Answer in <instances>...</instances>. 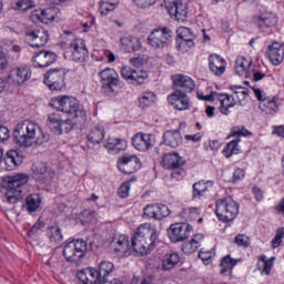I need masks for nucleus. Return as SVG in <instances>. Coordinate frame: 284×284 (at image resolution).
<instances>
[{"label":"nucleus","mask_w":284,"mask_h":284,"mask_svg":"<svg viewBox=\"0 0 284 284\" xmlns=\"http://www.w3.org/2000/svg\"><path fill=\"white\" fill-rule=\"evenodd\" d=\"M48 140L43 129L30 120L18 123L13 131V141L20 148H37L48 143Z\"/></svg>","instance_id":"1"},{"label":"nucleus","mask_w":284,"mask_h":284,"mask_svg":"<svg viewBox=\"0 0 284 284\" xmlns=\"http://www.w3.org/2000/svg\"><path fill=\"white\" fill-rule=\"evenodd\" d=\"M159 234L156 233V226L145 223L139 226L132 239V248L139 256H145L154 250V243H156Z\"/></svg>","instance_id":"2"},{"label":"nucleus","mask_w":284,"mask_h":284,"mask_svg":"<svg viewBox=\"0 0 284 284\" xmlns=\"http://www.w3.org/2000/svg\"><path fill=\"white\" fill-rule=\"evenodd\" d=\"M50 105L60 112H64V114H70L75 123H85L88 121L85 110L81 108V104H79L75 98L68 95L57 97L50 101Z\"/></svg>","instance_id":"3"},{"label":"nucleus","mask_w":284,"mask_h":284,"mask_svg":"<svg viewBox=\"0 0 284 284\" xmlns=\"http://www.w3.org/2000/svg\"><path fill=\"white\" fill-rule=\"evenodd\" d=\"M114 271V264L109 261H102L99 265V270L87 268L78 272L77 276L83 284H99L103 281H108V276Z\"/></svg>","instance_id":"4"},{"label":"nucleus","mask_w":284,"mask_h":284,"mask_svg":"<svg viewBox=\"0 0 284 284\" xmlns=\"http://www.w3.org/2000/svg\"><path fill=\"white\" fill-rule=\"evenodd\" d=\"M28 181H30V178L26 173H18L6 178L4 183L7 192L4 194V199L7 203L14 204L21 201V187H23Z\"/></svg>","instance_id":"5"},{"label":"nucleus","mask_w":284,"mask_h":284,"mask_svg":"<svg viewBox=\"0 0 284 284\" xmlns=\"http://www.w3.org/2000/svg\"><path fill=\"white\" fill-rule=\"evenodd\" d=\"M215 214L222 223H230L239 216V203L232 197L217 200L215 203Z\"/></svg>","instance_id":"6"},{"label":"nucleus","mask_w":284,"mask_h":284,"mask_svg":"<svg viewBox=\"0 0 284 284\" xmlns=\"http://www.w3.org/2000/svg\"><path fill=\"white\" fill-rule=\"evenodd\" d=\"M67 38L61 42V45H67L72 52V60L83 62L89 57L88 48L85 47V40L77 38L72 34V31H64Z\"/></svg>","instance_id":"7"},{"label":"nucleus","mask_w":284,"mask_h":284,"mask_svg":"<svg viewBox=\"0 0 284 284\" xmlns=\"http://www.w3.org/2000/svg\"><path fill=\"white\" fill-rule=\"evenodd\" d=\"M88 243L83 240H73L63 248V256L69 263H81V258L85 256Z\"/></svg>","instance_id":"8"},{"label":"nucleus","mask_w":284,"mask_h":284,"mask_svg":"<svg viewBox=\"0 0 284 284\" xmlns=\"http://www.w3.org/2000/svg\"><path fill=\"white\" fill-rule=\"evenodd\" d=\"M27 41L31 48H43L50 39L48 30L43 27H37L26 31Z\"/></svg>","instance_id":"9"},{"label":"nucleus","mask_w":284,"mask_h":284,"mask_svg":"<svg viewBox=\"0 0 284 284\" xmlns=\"http://www.w3.org/2000/svg\"><path fill=\"white\" fill-rule=\"evenodd\" d=\"M44 83L50 90L61 91L65 88V71L53 69L44 74Z\"/></svg>","instance_id":"10"},{"label":"nucleus","mask_w":284,"mask_h":284,"mask_svg":"<svg viewBox=\"0 0 284 284\" xmlns=\"http://www.w3.org/2000/svg\"><path fill=\"white\" fill-rule=\"evenodd\" d=\"M164 8L176 21L183 22L187 19V4L183 0H164Z\"/></svg>","instance_id":"11"},{"label":"nucleus","mask_w":284,"mask_h":284,"mask_svg":"<svg viewBox=\"0 0 284 284\" xmlns=\"http://www.w3.org/2000/svg\"><path fill=\"white\" fill-rule=\"evenodd\" d=\"M172 39V31L168 28L154 30L148 38L149 45L161 49L168 48Z\"/></svg>","instance_id":"12"},{"label":"nucleus","mask_w":284,"mask_h":284,"mask_svg":"<svg viewBox=\"0 0 284 284\" xmlns=\"http://www.w3.org/2000/svg\"><path fill=\"white\" fill-rule=\"evenodd\" d=\"M118 169L123 174H134L141 170V160L134 154H124L118 159Z\"/></svg>","instance_id":"13"},{"label":"nucleus","mask_w":284,"mask_h":284,"mask_svg":"<svg viewBox=\"0 0 284 284\" xmlns=\"http://www.w3.org/2000/svg\"><path fill=\"white\" fill-rule=\"evenodd\" d=\"M169 239L172 243L185 241L190 236V225L184 223L171 224L168 230Z\"/></svg>","instance_id":"14"},{"label":"nucleus","mask_w":284,"mask_h":284,"mask_svg":"<svg viewBox=\"0 0 284 284\" xmlns=\"http://www.w3.org/2000/svg\"><path fill=\"white\" fill-rule=\"evenodd\" d=\"M168 101L175 110H190V99L187 94L181 90H175V92L171 93L168 97Z\"/></svg>","instance_id":"15"},{"label":"nucleus","mask_w":284,"mask_h":284,"mask_svg":"<svg viewBox=\"0 0 284 284\" xmlns=\"http://www.w3.org/2000/svg\"><path fill=\"white\" fill-rule=\"evenodd\" d=\"M132 145L139 152H148L154 145V135L148 133H136L132 138Z\"/></svg>","instance_id":"16"},{"label":"nucleus","mask_w":284,"mask_h":284,"mask_svg":"<svg viewBox=\"0 0 284 284\" xmlns=\"http://www.w3.org/2000/svg\"><path fill=\"white\" fill-rule=\"evenodd\" d=\"M121 75L123 79H126L128 81H134L138 85H143L148 79V71L145 70H134L130 67H123L121 69Z\"/></svg>","instance_id":"17"},{"label":"nucleus","mask_w":284,"mask_h":284,"mask_svg":"<svg viewBox=\"0 0 284 284\" xmlns=\"http://www.w3.org/2000/svg\"><path fill=\"white\" fill-rule=\"evenodd\" d=\"M57 61V53L52 51H40L36 53L32 58V63L34 68H48Z\"/></svg>","instance_id":"18"},{"label":"nucleus","mask_w":284,"mask_h":284,"mask_svg":"<svg viewBox=\"0 0 284 284\" xmlns=\"http://www.w3.org/2000/svg\"><path fill=\"white\" fill-rule=\"evenodd\" d=\"M161 165L164 166L165 170H179L185 165V161L179 155V153L171 152L165 153L162 156Z\"/></svg>","instance_id":"19"},{"label":"nucleus","mask_w":284,"mask_h":284,"mask_svg":"<svg viewBox=\"0 0 284 284\" xmlns=\"http://www.w3.org/2000/svg\"><path fill=\"white\" fill-rule=\"evenodd\" d=\"M99 74L102 81V85L114 92V88L119 85V74H116V71H114V69L106 68L100 71Z\"/></svg>","instance_id":"20"},{"label":"nucleus","mask_w":284,"mask_h":284,"mask_svg":"<svg viewBox=\"0 0 284 284\" xmlns=\"http://www.w3.org/2000/svg\"><path fill=\"white\" fill-rule=\"evenodd\" d=\"M32 77V71L30 68L23 65V67H18L11 71V74L9 77V81H12L16 83V85H21L26 83V81H30Z\"/></svg>","instance_id":"21"},{"label":"nucleus","mask_w":284,"mask_h":284,"mask_svg":"<svg viewBox=\"0 0 284 284\" xmlns=\"http://www.w3.org/2000/svg\"><path fill=\"white\" fill-rule=\"evenodd\" d=\"M33 176L36 181H50L54 179V171L48 168L45 162H38L33 165Z\"/></svg>","instance_id":"22"},{"label":"nucleus","mask_w":284,"mask_h":284,"mask_svg":"<svg viewBox=\"0 0 284 284\" xmlns=\"http://www.w3.org/2000/svg\"><path fill=\"white\" fill-rule=\"evenodd\" d=\"M113 252L118 256H123L130 251V239L125 234L115 235L112 240Z\"/></svg>","instance_id":"23"},{"label":"nucleus","mask_w":284,"mask_h":284,"mask_svg":"<svg viewBox=\"0 0 284 284\" xmlns=\"http://www.w3.org/2000/svg\"><path fill=\"white\" fill-rule=\"evenodd\" d=\"M57 17V9L54 8H48L43 10H36L31 13L30 19L33 21V23H38L40 21L41 23H50L53 19Z\"/></svg>","instance_id":"24"},{"label":"nucleus","mask_w":284,"mask_h":284,"mask_svg":"<svg viewBox=\"0 0 284 284\" xmlns=\"http://www.w3.org/2000/svg\"><path fill=\"white\" fill-rule=\"evenodd\" d=\"M48 125L54 134H62L63 128L68 125V121H63L61 119V114L59 112L50 113L48 116Z\"/></svg>","instance_id":"25"},{"label":"nucleus","mask_w":284,"mask_h":284,"mask_svg":"<svg viewBox=\"0 0 284 284\" xmlns=\"http://www.w3.org/2000/svg\"><path fill=\"white\" fill-rule=\"evenodd\" d=\"M227 67V62L225 59L221 58L219 54H211L209 58V68L213 74L216 77H221L225 72V68Z\"/></svg>","instance_id":"26"},{"label":"nucleus","mask_w":284,"mask_h":284,"mask_svg":"<svg viewBox=\"0 0 284 284\" xmlns=\"http://www.w3.org/2000/svg\"><path fill=\"white\" fill-rule=\"evenodd\" d=\"M268 59L273 65H281L284 59V45L278 42L268 47Z\"/></svg>","instance_id":"27"},{"label":"nucleus","mask_w":284,"mask_h":284,"mask_svg":"<svg viewBox=\"0 0 284 284\" xmlns=\"http://www.w3.org/2000/svg\"><path fill=\"white\" fill-rule=\"evenodd\" d=\"M217 101H220V112L221 114L229 115L230 114V108H234L239 101H236V98L233 95H230L227 93H219Z\"/></svg>","instance_id":"28"},{"label":"nucleus","mask_w":284,"mask_h":284,"mask_svg":"<svg viewBox=\"0 0 284 284\" xmlns=\"http://www.w3.org/2000/svg\"><path fill=\"white\" fill-rule=\"evenodd\" d=\"M120 43L126 52H139L143 48L141 40L132 36L121 38Z\"/></svg>","instance_id":"29"},{"label":"nucleus","mask_w":284,"mask_h":284,"mask_svg":"<svg viewBox=\"0 0 284 284\" xmlns=\"http://www.w3.org/2000/svg\"><path fill=\"white\" fill-rule=\"evenodd\" d=\"M173 83L175 88H183L186 92H192L196 88L194 80L187 75H174Z\"/></svg>","instance_id":"30"},{"label":"nucleus","mask_w":284,"mask_h":284,"mask_svg":"<svg viewBox=\"0 0 284 284\" xmlns=\"http://www.w3.org/2000/svg\"><path fill=\"white\" fill-rule=\"evenodd\" d=\"M260 110L265 114H276V112H278V99L264 98L262 102H260Z\"/></svg>","instance_id":"31"},{"label":"nucleus","mask_w":284,"mask_h":284,"mask_svg":"<svg viewBox=\"0 0 284 284\" xmlns=\"http://www.w3.org/2000/svg\"><path fill=\"white\" fill-rule=\"evenodd\" d=\"M201 243H203V234H195L191 241L182 245V252H184V254H194V252L201 247Z\"/></svg>","instance_id":"32"},{"label":"nucleus","mask_w":284,"mask_h":284,"mask_svg":"<svg viewBox=\"0 0 284 284\" xmlns=\"http://www.w3.org/2000/svg\"><path fill=\"white\" fill-rule=\"evenodd\" d=\"M258 28H274L278 23V18L274 13H261L256 18Z\"/></svg>","instance_id":"33"},{"label":"nucleus","mask_w":284,"mask_h":284,"mask_svg":"<svg viewBox=\"0 0 284 284\" xmlns=\"http://www.w3.org/2000/svg\"><path fill=\"white\" fill-rule=\"evenodd\" d=\"M164 143L169 148H179L183 143V138L179 131H166L163 135Z\"/></svg>","instance_id":"34"},{"label":"nucleus","mask_w":284,"mask_h":284,"mask_svg":"<svg viewBox=\"0 0 284 284\" xmlns=\"http://www.w3.org/2000/svg\"><path fill=\"white\" fill-rule=\"evenodd\" d=\"M178 37L182 39V45H187L189 48H194V33L187 27H180L178 30Z\"/></svg>","instance_id":"35"},{"label":"nucleus","mask_w":284,"mask_h":284,"mask_svg":"<svg viewBox=\"0 0 284 284\" xmlns=\"http://www.w3.org/2000/svg\"><path fill=\"white\" fill-rule=\"evenodd\" d=\"M181 261V257L179 256V253H169L164 255L162 261V270L164 272H169L170 270H174L176 265H179Z\"/></svg>","instance_id":"36"},{"label":"nucleus","mask_w":284,"mask_h":284,"mask_svg":"<svg viewBox=\"0 0 284 284\" xmlns=\"http://www.w3.org/2000/svg\"><path fill=\"white\" fill-rule=\"evenodd\" d=\"M250 65H252V60L245 59L244 57H237L235 60L234 70L239 77H247Z\"/></svg>","instance_id":"37"},{"label":"nucleus","mask_w":284,"mask_h":284,"mask_svg":"<svg viewBox=\"0 0 284 284\" xmlns=\"http://www.w3.org/2000/svg\"><path fill=\"white\" fill-rule=\"evenodd\" d=\"M103 139H105V130L103 126H95L88 134V141L93 143V145H99Z\"/></svg>","instance_id":"38"},{"label":"nucleus","mask_w":284,"mask_h":284,"mask_svg":"<svg viewBox=\"0 0 284 284\" xmlns=\"http://www.w3.org/2000/svg\"><path fill=\"white\" fill-rule=\"evenodd\" d=\"M230 90L235 94V101H237L240 105H245V99L250 97V91L241 85H231Z\"/></svg>","instance_id":"39"},{"label":"nucleus","mask_w":284,"mask_h":284,"mask_svg":"<svg viewBox=\"0 0 284 284\" xmlns=\"http://www.w3.org/2000/svg\"><path fill=\"white\" fill-rule=\"evenodd\" d=\"M116 6H119V0H102L100 2V14L105 17L110 14V12H114Z\"/></svg>","instance_id":"40"},{"label":"nucleus","mask_w":284,"mask_h":284,"mask_svg":"<svg viewBox=\"0 0 284 284\" xmlns=\"http://www.w3.org/2000/svg\"><path fill=\"white\" fill-rule=\"evenodd\" d=\"M141 108H150L156 103V94L151 91H145L139 99Z\"/></svg>","instance_id":"41"},{"label":"nucleus","mask_w":284,"mask_h":284,"mask_svg":"<svg viewBox=\"0 0 284 284\" xmlns=\"http://www.w3.org/2000/svg\"><path fill=\"white\" fill-rule=\"evenodd\" d=\"M239 143H241V139H235L226 144L223 149L222 153L226 159H230L233 154H239Z\"/></svg>","instance_id":"42"},{"label":"nucleus","mask_w":284,"mask_h":284,"mask_svg":"<svg viewBox=\"0 0 284 284\" xmlns=\"http://www.w3.org/2000/svg\"><path fill=\"white\" fill-rule=\"evenodd\" d=\"M17 159H19V153L16 150L8 151L4 158V165H7V170L11 171L19 165L17 163Z\"/></svg>","instance_id":"43"},{"label":"nucleus","mask_w":284,"mask_h":284,"mask_svg":"<svg viewBox=\"0 0 284 284\" xmlns=\"http://www.w3.org/2000/svg\"><path fill=\"white\" fill-rule=\"evenodd\" d=\"M47 234L50 243H61L63 241V233H61L59 226H50Z\"/></svg>","instance_id":"44"},{"label":"nucleus","mask_w":284,"mask_h":284,"mask_svg":"<svg viewBox=\"0 0 284 284\" xmlns=\"http://www.w3.org/2000/svg\"><path fill=\"white\" fill-rule=\"evenodd\" d=\"M41 205V196L39 194H31L27 197V207L29 212H37Z\"/></svg>","instance_id":"45"},{"label":"nucleus","mask_w":284,"mask_h":284,"mask_svg":"<svg viewBox=\"0 0 284 284\" xmlns=\"http://www.w3.org/2000/svg\"><path fill=\"white\" fill-rule=\"evenodd\" d=\"M272 265H274V263L272 262V260H267L266 256L260 257V261L257 263L258 270H261V273L265 274L266 276L272 272Z\"/></svg>","instance_id":"46"},{"label":"nucleus","mask_w":284,"mask_h":284,"mask_svg":"<svg viewBox=\"0 0 284 284\" xmlns=\"http://www.w3.org/2000/svg\"><path fill=\"white\" fill-rule=\"evenodd\" d=\"M199 214H201L200 207H189V209H183L182 211V216L186 221H194V219H199Z\"/></svg>","instance_id":"47"},{"label":"nucleus","mask_w":284,"mask_h":284,"mask_svg":"<svg viewBox=\"0 0 284 284\" xmlns=\"http://www.w3.org/2000/svg\"><path fill=\"white\" fill-rule=\"evenodd\" d=\"M36 3L32 0H20L16 3L14 10H18L19 12H27V10H32V8H36Z\"/></svg>","instance_id":"48"},{"label":"nucleus","mask_w":284,"mask_h":284,"mask_svg":"<svg viewBox=\"0 0 284 284\" xmlns=\"http://www.w3.org/2000/svg\"><path fill=\"white\" fill-rule=\"evenodd\" d=\"M236 265V260H232L230 255L223 257L220 266L222 267L221 274H225L229 270H233L234 266Z\"/></svg>","instance_id":"49"},{"label":"nucleus","mask_w":284,"mask_h":284,"mask_svg":"<svg viewBox=\"0 0 284 284\" xmlns=\"http://www.w3.org/2000/svg\"><path fill=\"white\" fill-rule=\"evenodd\" d=\"M166 216H170V207L164 204H158L155 209V220L161 221Z\"/></svg>","instance_id":"50"},{"label":"nucleus","mask_w":284,"mask_h":284,"mask_svg":"<svg viewBox=\"0 0 284 284\" xmlns=\"http://www.w3.org/2000/svg\"><path fill=\"white\" fill-rule=\"evenodd\" d=\"M252 132H250L245 126H233L229 136H236L241 139V136H250Z\"/></svg>","instance_id":"51"},{"label":"nucleus","mask_w":284,"mask_h":284,"mask_svg":"<svg viewBox=\"0 0 284 284\" xmlns=\"http://www.w3.org/2000/svg\"><path fill=\"white\" fill-rule=\"evenodd\" d=\"M204 192H207V184H205V182H197L193 184V199H196V196H203Z\"/></svg>","instance_id":"52"},{"label":"nucleus","mask_w":284,"mask_h":284,"mask_svg":"<svg viewBox=\"0 0 284 284\" xmlns=\"http://www.w3.org/2000/svg\"><path fill=\"white\" fill-rule=\"evenodd\" d=\"M234 243L239 247H248L251 244V240H250V236L245 234H239L237 236H235Z\"/></svg>","instance_id":"53"},{"label":"nucleus","mask_w":284,"mask_h":284,"mask_svg":"<svg viewBox=\"0 0 284 284\" xmlns=\"http://www.w3.org/2000/svg\"><path fill=\"white\" fill-rule=\"evenodd\" d=\"M121 143H123L121 139L109 138L104 148L106 150H121Z\"/></svg>","instance_id":"54"},{"label":"nucleus","mask_w":284,"mask_h":284,"mask_svg":"<svg viewBox=\"0 0 284 284\" xmlns=\"http://www.w3.org/2000/svg\"><path fill=\"white\" fill-rule=\"evenodd\" d=\"M120 199H128L130 196V182H124L121 184L118 191Z\"/></svg>","instance_id":"55"},{"label":"nucleus","mask_w":284,"mask_h":284,"mask_svg":"<svg viewBox=\"0 0 284 284\" xmlns=\"http://www.w3.org/2000/svg\"><path fill=\"white\" fill-rule=\"evenodd\" d=\"M156 207L158 204L146 205L144 209V216L149 219H156Z\"/></svg>","instance_id":"56"},{"label":"nucleus","mask_w":284,"mask_h":284,"mask_svg":"<svg viewBox=\"0 0 284 284\" xmlns=\"http://www.w3.org/2000/svg\"><path fill=\"white\" fill-rule=\"evenodd\" d=\"M219 94H220L219 92L213 91L211 92V94L206 97L197 94V99H201L202 101H219Z\"/></svg>","instance_id":"57"},{"label":"nucleus","mask_w":284,"mask_h":284,"mask_svg":"<svg viewBox=\"0 0 284 284\" xmlns=\"http://www.w3.org/2000/svg\"><path fill=\"white\" fill-rule=\"evenodd\" d=\"M144 62L145 60L141 55L130 59V63L131 65H133V68H141V65H143Z\"/></svg>","instance_id":"58"},{"label":"nucleus","mask_w":284,"mask_h":284,"mask_svg":"<svg viewBox=\"0 0 284 284\" xmlns=\"http://www.w3.org/2000/svg\"><path fill=\"white\" fill-rule=\"evenodd\" d=\"M8 139H10V130H8L6 126H0V143L8 141Z\"/></svg>","instance_id":"59"},{"label":"nucleus","mask_w":284,"mask_h":284,"mask_svg":"<svg viewBox=\"0 0 284 284\" xmlns=\"http://www.w3.org/2000/svg\"><path fill=\"white\" fill-rule=\"evenodd\" d=\"M199 256H200L201 261H203V263H209L210 258H212V252H210V251H207V252L200 251Z\"/></svg>","instance_id":"60"},{"label":"nucleus","mask_w":284,"mask_h":284,"mask_svg":"<svg viewBox=\"0 0 284 284\" xmlns=\"http://www.w3.org/2000/svg\"><path fill=\"white\" fill-rule=\"evenodd\" d=\"M245 178V171L243 169H237L235 170V172L233 173V181H241V179Z\"/></svg>","instance_id":"61"},{"label":"nucleus","mask_w":284,"mask_h":284,"mask_svg":"<svg viewBox=\"0 0 284 284\" xmlns=\"http://www.w3.org/2000/svg\"><path fill=\"white\" fill-rule=\"evenodd\" d=\"M221 148V143L217 140H213L209 142L206 150H212V152H216Z\"/></svg>","instance_id":"62"},{"label":"nucleus","mask_w":284,"mask_h":284,"mask_svg":"<svg viewBox=\"0 0 284 284\" xmlns=\"http://www.w3.org/2000/svg\"><path fill=\"white\" fill-rule=\"evenodd\" d=\"M42 227H43V223H41V222L36 223L29 231V236L37 234V232H39V230H42Z\"/></svg>","instance_id":"63"},{"label":"nucleus","mask_w":284,"mask_h":284,"mask_svg":"<svg viewBox=\"0 0 284 284\" xmlns=\"http://www.w3.org/2000/svg\"><path fill=\"white\" fill-rule=\"evenodd\" d=\"M253 194L256 201H263V191L260 187H253Z\"/></svg>","instance_id":"64"}]
</instances>
